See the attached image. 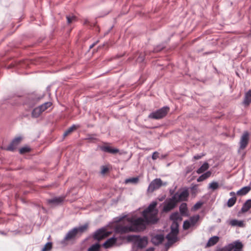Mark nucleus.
<instances>
[{
    "mask_svg": "<svg viewBox=\"0 0 251 251\" xmlns=\"http://www.w3.org/2000/svg\"><path fill=\"white\" fill-rule=\"evenodd\" d=\"M157 202L152 201L142 212L144 218H138L128 221L130 224L126 226L118 225L115 228L116 232L120 234L130 232H139L145 230L149 224H156L158 221V210L155 208Z\"/></svg>",
    "mask_w": 251,
    "mask_h": 251,
    "instance_id": "obj_1",
    "label": "nucleus"
},
{
    "mask_svg": "<svg viewBox=\"0 0 251 251\" xmlns=\"http://www.w3.org/2000/svg\"><path fill=\"white\" fill-rule=\"evenodd\" d=\"M87 228L88 225L85 224L72 228L67 233L63 239L61 241V244L67 245L68 242L75 240L77 236L81 235L82 233L87 230Z\"/></svg>",
    "mask_w": 251,
    "mask_h": 251,
    "instance_id": "obj_2",
    "label": "nucleus"
},
{
    "mask_svg": "<svg viewBox=\"0 0 251 251\" xmlns=\"http://www.w3.org/2000/svg\"><path fill=\"white\" fill-rule=\"evenodd\" d=\"M126 239L128 242H133V248L137 247L138 249L145 248L148 244L147 238L141 237L137 235H128Z\"/></svg>",
    "mask_w": 251,
    "mask_h": 251,
    "instance_id": "obj_3",
    "label": "nucleus"
},
{
    "mask_svg": "<svg viewBox=\"0 0 251 251\" xmlns=\"http://www.w3.org/2000/svg\"><path fill=\"white\" fill-rule=\"evenodd\" d=\"M170 108L168 106H164L162 108L150 113L148 117L153 119H160L166 116L169 111Z\"/></svg>",
    "mask_w": 251,
    "mask_h": 251,
    "instance_id": "obj_4",
    "label": "nucleus"
},
{
    "mask_svg": "<svg viewBox=\"0 0 251 251\" xmlns=\"http://www.w3.org/2000/svg\"><path fill=\"white\" fill-rule=\"evenodd\" d=\"M40 98L35 94H30L27 96L25 99L24 105L29 108H32L40 100Z\"/></svg>",
    "mask_w": 251,
    "mask_h": 251,
    "instance_id": "obj_5",
    "label": "nucleus"
},
{
    "mask_svg": "<svg viewBox=\"0 0 251 251\" xmlns=\"http://www.w3.org/2000/svg\"><path fill=\"white\" fill-rule=\"evenodd\" d=\"M166 185L167 182H163L160 178H155L150 183L147 191L149 193H152L159 189L162 186Z\"/></svg>",
    "mask_w": 251,
    "mask_h": 251,
    "instance_id": "obj_6",
    "label": "nucleus"
},
{
    "mask_svg": "<svg viewBox=\"0 0 251 251\" xmlns=\"http://www.w3.org/2000/svg\"><path fill=\"white\" fill-rule=\"evenodd\" d=\"M189 196L187 190H183L180 192H177L173 196V199L177 203L179 201H186Z\"/></svg>",
    "mask_w": 251,
    "mask_h": 251,
    "instance_id": "obj_7",
    "label": "nucleus"
},
{
    "mask_svg": "<svg viewBox=\"0 0 251 251\" xmlns=\"http://www.w3.org/2000/svg\"><path fill=\"white\" fill-rule=\"evenodd\" d=\"M176 203L177 202L173 199V197L171 198L166 200L164 202L163 211L165 212H168L171 211L176 207Z\"/></svg>",
    "mask_w": 251,
    "mask_h": 251,
    "instance_id": "obj_8",
    "label": "nucleus"
},
{
    "mask_svg": "<svg viewBox=\"0 0 251 251\" xmlns=\"http://www.w3.org/2000/svg\"><path fill=\"white\" fill-rule=\"evenodd\" d=\"M108 235V232L105 228H102L96 231L93 235V238L95 240H100Z\"/></svg>",
    "mask_w": 251,
    "mask_h": 251,
    "instance_id": "obj_9",
    "label": "nucleus"
},
{
    "mask_svg": "<svg viewBox=\"0 0 251 251\" xmlns=\"http://www.w3.org/2000/svg\"><path fill=\"white\" fill-rule=\"evenodd\" d=\"M249 141V133L248 131L244 132L240 141V148L243 150L247 147Z\"/></svg>",
    "mask_w": 251,
    "mask_h": 251,
    "instance_id": "obj_10",
    "label": "nucleus"
},
{
    "mask_svg": "<svg viewBox=\"0 0 251 251\" xmlns=\"http://www.w3.org/2000/svg\"><path fill=\"white\" fill-rule=\"evenodd\" d=\"M99 148L103 152L112 154H116L119 151L117 149L112 148L107 143H104L103 145L99 146Z\"/></svg>",
    "mask_w": 251,
    "mask_h": 251,
    "instance_id": "obj_11",
    "label": "nucleus"
},
{
    "mask_svg": "<svg viewBox=\"0 0 251 251\" xmlns=\"http://www.w3.org/2000/svg\"><path fill=\"white\" fill-rule=\"evenodd\" d=\"M22 140L21 137H17L15 138L11 142L10 145L7 147L6 150L9 151H13L15 150L17 146L21 143Z\"/></svg>",
    "mask_w": 251,
    "mask_h": 251,
    "instance_id": "obj_12",
    "label": "nucleus"
},
{
    "mask_svg": "<svg viewBox=\"0 0 251 251\" xmlns=\"http://www.w3.org/2000/svg\"><path fill=\"white\" fill-rule=\"evenodd\" d=\"M65 199L64 196L54 197L52 199H48L47 202L50 205H57L61 203Z\"/></svg>",
    "mask_w": 251,
    "mask_h": 251,
    "instance_id": "obj_13",
    "label": "nucleus"
},
{
    "mask_svg": "<svg viewBox=\"0 0 251 251\" xmlns=\"http://www.w3.org/2000/svg\"><path fill=\"white\" fill-rule=\"evenodd\" d=\"M117 239L114 237H111L107 239L102 245V246L105 249H108L111 247L114 244L116 243Z\"/></svg>",
    "mask_w": 251,
    "mask_h": 251,
    "instance_id": "obj_14",
    "label": "nucleus"
},
{
    "mask_svg": "<svg viewBox=\"0 0 251 251\" xmlns=\"http://www.w3.org/2000/svg\"><path fill=\"white\" fill-rule=\"evenodd\" d=\"M164 239V236L162 234H157L152 238V243L155 245H158L162 243Z\"/></svg>",
    "mask_w": 251,
    "mask_h": 251,
    "instance_id": "obj_15",
    "label": "nucleus"
},
{
    "mask_svg": "<svg viewBox=\"0 0 251 251\" xmlns=\"http://www.w3.org/2000/svg\"><path fill=\"white\" fill-rule=\"evenodd\" d=\"M230 246H233V251H241L243 247L242 243L239 241H236L230 244Z\"/></svg>",
    "mask_w": 251,
    "mask_h": 251,
    "instance_id": "obj_16",
    "label": "nucleus"
},
{
    "mask_svg": "<svg viewBox=\"0 0 251 251\" xmlns=\"http://www.w3.org/2000/svg\"><path fill=\"white\" fill-rule=\"evenodd\" d=\"M177 233L171 231L166 236L168 242L170 244L176 242L177 239Z\"/></svg>",
    "mask_w": 251,
    "mask_h": 251,
    "instance_id": "obj_17",
    "label": "nucleus"
},
{
    "mask_svg": "<svg viewBox=\"0 0 251 251\" xmlns=\"http://www.w3.org/2000/svg\"><path fill=\"white\" fill-rule=\"evenodd\" d=\"M251 208V200H247L244 204L241 209L243 213H245L249 211Z\"/></svg>",
    "mask_w": 251,
    "mask_h": 251,
    "instance_id": "obj_18",
    "label": "nucleus"
},
{
    "mask_svg": "<svg viewBox=\"0 0 251 251\" xmlns=\"http://www.w3.org/2000/svg\"><path fill=\"white\" fill-rule=\"evenodd\" d=\"M229 224L232 226H239L243 227L244 226V223L242 221H239L236 219L231 220L229 221Z\"/></svg>",
    "mask_w": 251,
    "mask_h": 251,
    "instance_id": "obj_19",
    "label": "nucleus"
},
{
    "mask_svg": "<svg viewBox=\"0 0 251 251\" xmlns=\"http://www.w3.org/2000/svg\"><path fill=\"white\" fill-rule=\"evenodd\" d=\"M219 238L217 236L211 237L206 244V247H211L215 245L219 241Z\"/></svg>",
    "mask_w": 251,
    "mask_h": 251,
    "instance_id": "obj_20",
    "label": "nucleus"
},
{
    "mask_svg": "<svg viewBox=\"0 0 251 251\" xmlns=\"http://www.w3.org/2000/svg\"><path fill=\"white\" fill-rule=\"evenodd\" d=\"M251 189V187L249 186H245L240 189L237 192V195L243 196L247 194Z\"/></svg>",
    "mask_w": 251,
    "mask_h": 251,
    "instance_id": "obj_21",
    "label": "nucleus"
},
{
    "mask_svg": "<svg viewBox=\"0 0 251 251\" xmlns=\"http://www.w3.org/2000/svg\"><path fill=\"white\" fill-rule=\"evenodd\" d=\"M179 211L182 216H187V207L186 203H182L179 206Z\"/></svg>",
    "mask_w": 251,
    "mask_h": 251,
    "instance_id": "obj_22",
    "label": "nucleus"
},
{
    "mask_svg": "<svg viewBox=\"0 0 251 251\" xmlns=\"http://www.w3.org/2000/svg\"><path fill=\"white\" fill-rule=\"evenodd\" d=\"M211 175V172L210 171H207L206 173L203 174L197 178L198 182H201L205 179L208 178Z\"/></svg>",
    "mask_w": 251,
    "mask_h": 251,
    "instance_id": "obj_23",
    "label": "nucleus"
},
{
    "mask_svg": "<svg viewBox=\"0 0 251 251\" xmlns=\"http://www.w3.org/2000/svg\"><path fill=\"white\" fill-rule=\"evenodd\" d=\"M251 102V90H249L245 94L243 103L246 105H248Z\"/></svg>",
    "mask_w": 251,
    "mask_h": 251,
    "instance_id": "obj_24",
    "label": "nucleus"
},
{
    "mask_svg": "<svg viewBox=\"0 0 251 251\" xmlns=\"http://www.w3.org/2000/svg\"><path fill=\"white\" fill-rule=\"evenodd\" d=\"M209 166L208 163L204 162L201 166L197 170V173L199 174H202L206 171L209 168Z\"/></svg>",
    "mask_w": 251,
    "mask_h": 251,
    "instance_id": "obj_25",
    "label": "nucleus"
},
{
    "mask_svg": "<svg viewBox=\"0 0 251 251\" xmlns=\"http://www.w3.org/2000/svg\"><path fill=\"white\" fill-rule=\"evenodd\" d=\"M41 110L39 106L35 108L32 112V117L33 118H38L42 113Z\"/></svg>",
    "mask_w": 251,
    "mask_h": 251,
    "instance_id": "obj_26",
    "label": "nucleus"
},
{
    "mask_svg": "<svg viewBox=\"0 0 251 251\" xmlns=\"http://www.w3.org/2000/svg\"><path fill=\"white\" fill-rule=\"evenodd\" d=\"M171 232L178 234V224L177 221L173 222L171 226Z\"/></svg>",
    "mask_w": 251,
    "mask_h": 251,
    "instance_id": "obj_27",
    "label": "nucleus"
},
{
    "mask_svg": "<svg viewBox=\"0 0 251 251\" xmlns=\"http://www.w3.org/2000/svg\"><path fill=\"white\" fill-rule=\"evenodd\" d=\"M52 105V103L51 102L48 101L44 103V104L39 106L42 112H43L46 110H47L48 108L50 107Z\"/></svg>",
    "mask_w": 251,
    "mask_h": 251,
    "instance_id": "obj_28",
    "label": "nucleus"
},
{
    "mask_svg": "<svg viewBox=\"0 0 251 251\" xmlns=\"http://www.w3.org/2000/svg\"><path fill=\"white\" fill-rule=\"evenodd\" d=\"M199 219L200 216L199 215H197L190 217L189 221L190 222V224L192 226H194L199 221Z\"/></svg>",
    "mask_w": 251,
    "mask_h": 251,
    "instance_id": "obj_29",
    "label": "nucleus"
},
{
    "mask_svg": "<svg viewBox=\"0 0 251 251\" xmlns=\"http://www.w3.org/2000/svg\"><path fill=\"white\" fill-rule=\"evenodd\" d=\"M100 246L99 244L96 243L92 245L90 247H89L87 251H100Z\"/></svg>",
    "mask_w": 251,
    "mask_h": 251,
    "instance_id": "obj_30",
    "label": "nucleus"
},
{
    "mask_svg": "<svg viewBox=\"0 0 251 251\" xmlns=\"http://www.w3.org/2000/svg\"><path fill=\"white\" fill-rule=\"evenodd\" d=\"M170 219L172 220L173 222H177L178 220H181L180 216L177 212H175L172 214L170 216Z\"/></svg>",
    "mask_w": 251,
    "mask_h": 251,
    "instance_id": "obj_31",
    "label": "nucleus"
},
{
    "mask_svg": "<svg viewBox=\"0 0 251 251\" xmlns=\"http://www.w3.org/2000/svg\"><path fill=\"white\" fill-rule=\"evenodd\" d=\"M76 129L75 125H73L72 126L68 128L63 133V136L66 137L72 133L75 129Z\"/></svg>",
    "mask_w": 251,
    "mask_h": 251,
    "instance_id": "obj_32",
    "label": "nucleus"
},
{
    "mask_svg": "<svg viewBox=\"0 0 251 251\" xmlns=\"http://www.w3.org/2000/svg\"><path fill=\"white\" fill-rule=\"evenodd\" d=\"M236 201V197H233L230 198L227 202V205L229 207H231L234 205Z\"/></svg>",
    "mask_w": 251,
    "mask_h": 251,
    "instance_id": "obj_33",
    "label": "nucleus"
},
{
    "mask_svg": "<svg viewBox=\"0 0 251 251\" xmlns=\"http://www.w3.org/2000/svg\"><path fill=\"white\" fill-rule=\"evenodd\" d=\"M139 178L138 177H132L129 178L128 179H126L125 183H137L138 182Z\"/></svg>",
    "mask_w": 251,
    "mask_h": 251,
    "instance_id": "obj_34",
    "label": "nucleus"
},
{
    "mask_svg": "<svg viewBox=\"0 0 251 251\" xmlns=\"http://www.w3.org/2000/svg\"><path fill=\"white\" fill-rule=\"evenodd\" d=\"M219 187L218 183L215 181H213L209 184L208 188L212 190L217 189Z\"/></svg>",
    "mask_w": 251,
    "mask_h": 251,
    "instance_id": "obj_35",
    "label": "nucleus"
},
{
    "mask_svg": "<svg viewBox=\"0 0 251 251\" xmlns=\"http://www.w3.org/2000/svg\"><path fill=\"white\" fill-rule=\"evenodd\" d=\"M67 23L68 24H71L76 21V17L75 16H66Z\"/></svg>",
    "mask_w": 251,
    "mask_h": 251,
    "instance_id": "obj_36",
    "label": "nucleus"
},
{
    "mask_svg": "<svg viewBox=\"0 0 251 251\" xmlns=\"http://www.w3.org/2000/svg\"><path fill=\"white\" fill-rule=\"evenodd\" d=\"M51 248H52L51 243L48 242L43 248V249H42V251H49L51 249Z\"/></svg>",
    "mask_w": 251,
    "mask_h": 251,
    "instance_id": "obj_37",
    "label": "nucleus"
},
{
    "mask_svg": "<svg viewBox=\"0 0 251 251\" xmlns=\"http://www.w3.org/2000/svg\"><path fill=\"white\" fill-rule=\"evenodd\" d=\"M191 226H192L190 224V222L189 220H186L183 223V227L184 229H188Z\"/></svg>",
    "mask_w": 251,
    "mask_h": 251,
    "instance_id": "obj_38",
    "label": "nucleus"
},
{
    "mask_svg": "<svg viewBox=\"0 0 251 251\" xmlns=\"http://www.w3.org/2000/svg\"><path fill=\"white\" fill-rule=\"evenodd\" d=\"M232 247L233 246H230V244H229L227 246H226L220 249L219 251H231L232 250Z\"/></svg>",
    "mask_w": 251,
    "mask_h": 251,
    "instance_id": "obj_39",
    "label": "nucleus"
},
{
    "mask_svg": "<svg viewBox=\"0 0 251 251\" xmlns=\"http://www.w3.org/2000/svg\"><path fill=\"white\" fill-rule=\"evenodd\" d=\"M29 151L30 149L28 147H25L21 148L19 151L21 154H24L25 153L28 152Z\"/></svg>",
    "mask_w": 251,
    "mask_h": 251,
    "instance_id": "obj_40",
    "label": "nucleus"
},
{
    "mask_svg": "<svg viewBox=\"0 0 251 251\" xmlns=\"http://www.w3.org/2000/svg\"><path fill=\"white\" fill-rule=\"evenodd\" d=\"M203 203L201 201L197 202L193 206V209L194 210L199 209L202 206Z\"/></svg>",
    "mask_w": 251,
    "mask_h": 251,
    "instance_id": "obj_41",
    "label": "nucleus"
},
{
    "mask_svg": "<svg viewBox=\"0 0 251 251\" xmlns=\"http://www.w3.org/2000/svg\"><path fill=\"white\" fill-rule=\"evenodd\" d=\"M108 171V168L105 166H102L101 167V174L102 175L105 174L106 173H107Z\"/></svg>",
    "mask_w": 251,
    "mask_h": 251,
    "instance_id": "obj_42",
    "label": "nucleus"
},
{
    "mask_svg": "<svg viewBox=\"0 0 251 251\" xmlns=\"http://www.w3.org/2000/svg\"><path fill=\"white\" fill-rule=\"evenodd\" d=\"M164 48V46H158L156 47L154 51L155 52H158L161 51L162 49H163Z\"/></svg>",
    "mask_w": 251,
    "mask_h": 251,
    "instance_id": "obj_43",
    "label": "nucleus"
},
{
    "mask_svg": "<svg viewBox=\"0 0 251 251\" xmlns=\"http://www.w3.org/2000/svg\"><path fill=\"white\" fill-rule=\"evenodd\" d=\"M158 157V153L156 151L154 152L152 155V159L155 160Z\"/></svg>",
    "mask_w": 251,
    "mask_h": 251,
    "instance_id": "obj_44",
    "label": "nucleus"
},
{
    "mask_svg": "<svg viewBox=\"0 0 251 251\" xmlns=\"http://www.w3.org/2000/svg\"><path fill=\"white\" fill-rule=\"evenodd\" d=\"M193 170L192 167L191 166H188L186 168V174H188L190 173Z\"/></svg>",
    "mask_w": 251,
    "mask_h": 251,
    "instance_id": "obj_45",
    "label": "nucleus"
},
{
    "mask_svg": "<svg viewBox=\"0 0 251 251\" xmlns=\"http://www.w3.org/2000/svg\"><path fill=\"white\" fill-rule=\"evenodd\" d=\"M202 156H203V154H202V155H199V154L196 155H195L193 157V158L195 160H198V159H201L202 157Z\"/></svg>",
    "mask_w": 251,
    "mask_h": 251,
    "instance_id": "obj_46",
    "label": "nucleus"
},
{
    "mask_svg": "<svg viewBox=\"0 0 251 251\" xmlns=\"http://www.w3.org/2000/svg\"><path fill=\"white\" fill-rule=\"evenodd\" d=\"M144 60L143 56H139L137 58V61L138 62H142Z\"/></svg>",
    "mask_w": 251,
    "mask_h": 251,
    "instance_id": "obj_47",
    "label": "nucleus"
},
{
    "mask_svg": "<svg viewBox=\"0 0 251 251\" xmlns=\"http://www.w3.org/2000/svg\"><path fill=\"white\" fill-rule=\"evenodd\" d=\"M229 194L232 197H235V193L234 192H231Z\"/></svg>",
    "mask_w": 251,
    "mask_h": 251,
    "instance_id": "obj_48",
    "label": "nucleus"
},
{
    "mask_svg": "<svg viewBox=\"0 0 251 251\" xmlns=\"http://www.w3.org/2000/svg\"><path fill=\"white\" fill-rule=\"evenodd\" d=\"M146 251H154V249L153 248H150L147 249Z\"/></svg>",
    "mask_w": 251,
    "mask_h": 251,
    "instance_id": "obj_49",
    "label": "nucleus"
},
{
    "mask_svg": "<svg viewBox=\"0 0 251 251\" xmlns=\"http://www.w3.org/2000/svg\"><path fill=\"white\" fill-rule=\"evenodd\" d=\"M96 43H94V44H92L91 45H90V49L93 48V47L96 45Z\"/></svg>",
    "mask_w": 251,
    "mask_h": 251,
    "instance_id": "obj_50",
    "label": "nucleus"
},
{
    "mask_svg": "<svg viewBox=\"0 0 251 251\" xmlns=\"http://www.w3.org/2000/svg\"><path fill=\"white\" fill-rule=\"evenodd\" d=\"M0 233L1 234H3V233L2 232H0Z\"/></svg>",
    "mask_w": 251,
    "mask_h": 251,
    "instance_id": "obj_51",
    "label": "nucleus"
},
{
    "mask_svg": "<svg viewBox=\"0 0 251 251\" xmlns=\"http://www.w3.org/2000/svg\"><path fill=\"white\" fill-rule=\"evenodd\" d=\"M87 22V21H86L85 23L86 24Z\"/></svg>",
    "mask_w": 251,
    "mask_h": 251,
    "instance_id": "obj_52",
    "label": "nucleus"
}]
</instances>
